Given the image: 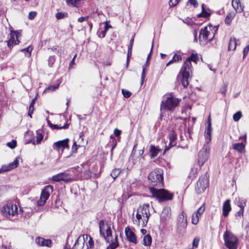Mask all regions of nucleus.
Masks as SVG:
<instances>
[{
	"instance_id": "f257e3e1",
	"label": "nucleus",
	"mask_w": 249,
	"mask_h": 249,
	"mask_svg": "<svg viewBox=\"0 0 249 249\" xmlns=\"http://www.w3.org/2000/svg\"><path fill=\"white\" fill-rule=\"evenodd\" d=\"M163 173L162 169L158 168L152 171L148 176V179L150 181L151 185L153 186V187H150V192L159 201L171 200L173 196L172 193H170L164 189H158L154 187V186L163 187Z\"/></svg>"
},
{
	"instance_id": "f03ea898",
	"label": "nucleus",
	"mask_w": 249,
	"mask_h": 249,
	"mask_svg": "<svg viewBox=\"0 0 249 249\" xmlns=\"http://www.w3.org/2000/svg\"><path fill=\"white\" fill-rule=\"evenodd\" d=\"M192 69L191 62L189 60H186L180 71L182 75L181 83L184 88H186L189 85V79L192 76Z\"/></svg>"
},
{
	"instance_id": "7ed1b4c3",
	"label": "nucleus",
	"mask_w": 249,
	"mask_h": 249,
	"mask_svg": "<svg viewBox=\"0 0 249 249\" xmlns=\"http://www.w3.org/2000/svg\"><path fill=\"white\" fill-rule=\"evenodd\" d=\"M218 26L212 27L209 25V27H205L200 30L199 32V40L200 42L211 41L213 38L217 31Z\"/></svg>"
},
{
	"instance_id": "20e7f679",
	"label": "nucleus",
	"mask_w": 249,
	"mask_h": 249,
	"mask_svg": "<svg viewBox=\"0 0 249 249\" xmlns=\"http://www.w3.org/2000/svg\"><path fill=\"white\" fill-rule=\"evenodd\" d=\"M223 238L225 245L228 249H237L238 245V239L232 233L226 231L224 232Z\"/></svg>"
},
{
	"instance_id": "39448f33",
	"label": "nucleus",
	"mask_w": 249,
	"mask_h": 249,
	"mask_svg": "<svg viewBox=\"0 0 249 249\" xmlns=\"http://www.w3.org/2000/svg\"><path fill=\"white\" fill-rule=\"evenodd\" d=\"M179 101L177 98L173 97H167L165 101L161 103L160 110H173L178 104Z\"/></svg>"
},
{
	"instance_id": "423d86ee",
	"label": "nucleus",
	"mask_w": 249,
	"mask_h": 249,
	"mask_svg": "<svg viewBox=\"0 0 249 249\" xmlns=\"http://www.w3.org/2000/svg\"><path fill=\"white\" fill-rule=\"evenodd\" d=\"M210 147L209 144H204L198 154L197 161L200 166H202L208 160L210 154Z\"/></svg>"
},
{
	"instance_id": "0eeeda50",
	"label": "nucleus",
	"mask_w": 249,
	"mask_h": 249,
	"mask_svg": "<svg viewBox=\"0 0 249 249\" xmlns=\"http://www.w3.org/2000/svg\"><path fill=\"white\" fill-rule=\"evenodd\" d=\"M53 192V186L51 185L46 186L41 191L40 198L37 202V205L39 206L44 205Z\"/></svg>"
},
{
	"instance_id": "6e6552de",
	"label": "nucleus",
	"mask_w": 249,
	"mask_h": 249,
	"mask_svg": "<svg viewBox=\"0 0 249 249\" xmlns=\"http://www.w3.org/2000/svg\"><path fill=\"white\" fill-rule=\"evenodd\" d=\"M209 180L205 174L201 176L197 181L195 187L196 191L197 194H201L205 191L208 186Z\"/></svg>"
},
{
	"instance_id": "1a4fd4ad",
	"label": "nucleus",
	"mask_w": 249,
	"mask_h": 249,
	"mask_svg": "<svg viewBox=\"0 0 249 249\" xmlns=\"http://www.w3.org/2000/svg\"><path fill=\"white\" fill-rule=\"evenodd\" d=\"M149 207V204L146 203L144 204L142 206L139 207L137 209L138 212H139L143 217V218L142 220V227L146 226L150 216Z\"/></svg>"
},
{
	"instance_id": "9d476101",
	"label": "nucleus",
	"mask_w": 249,
	"mask_h": 249,
	"mask_svg": "<svg viewBox=\"0 0 249 249\" xmlns=\"http://www.w3.org/2000/svg\"><path fill=\"white\" fill-rule=\"evenodd\" d=\"M99 229L100 235L108 242L110 240L109 237L111 236L112 235L110 227L107 225H105L104 220H100L99 222Z\"/></svg>"
},
{
	"instance_id": "9b49d317",
	"label": "nucleus",
	"mask_w": 249,
	"mask_h": 249,
	"mask_svg": "<svg viewBox=\"0 0 249 249\" xmlns=\"http://www.w3.org/2000/svg\"><path fill=\"white\" fill-rule=\"evenodd\" d=\"M52 180L55 182L63 181L68 183L73 180V177L67 172H62L53 176Z\"/></svg>"
},
{
	"instance_id": "f8f14e48",
	"label": "nucleus",
	"mask_w": 249,
	"mask_h": 249,
	"mask_svg": "<svg viewBox=\"0 0 249 249\" xmlns=\"http://www.w3.org/2000/svg\"><path fill=\"white\" fill-rule=\"evenodd\" d=\"M18 207L16 205L8 204L3 207L2 213L3 215L6 217H10L11 215L14 216L17 213Z\"/></svg>"
},
{
	"instance_id": "ddd939ff",
	"label": "nucleus",
	"mask_w": 249,
	"mask_h": 249,
	"mask_svg": "<svg viewBox=\"0 0 249 249\" xmlns=\"http://www.w3.org/2000/svg\"><path fill=\"white\" fill-rule=\"evenodd\" d=\"M21 36V34L18 31H11L10 39L7 41V46L10 48L14 45L18 44L19 42L18 38Z\"/></svg>"
},
{
	"instance_id": "4468645a",
	"label": "nucleus",
	"mask_w": 249,
	"mask_h": 249,
	"mask_svg": "<svg viewBox=\"0 0 249 249\" xmlns=\"http://www.w3.org/2000/svg\"><path fill=\"white\" fill-rule=\"evenodd\" d=\"M187 225V216L186 213L184 212H182L178 217V229L180 231H182L186 228Z\"/></svg>"
},
{
	"instance_id": "2eb2a0df",
	"label": "nucleus",
	"mask_w": 249,
	"mask_h": 249,
	"mask_svg": "<svg viewBox=\"0 0 249 249\" xmlns=\"http://www.w3.org/2000/svg\"><path fill=\"white\" fill-rule=\"evenodd\" d=\"M19 159V157H17L12 162L10 163L7 165H3L0 168V174L9 171L17 167L18 164Z\"/></svg>"
},
{
	"instance_id": "dca6fc26",
	"label": "nucleus",
	"mask_w": 249,
	"mask_h": 249,
	"mask_svg": "<svg viewBox=\"0 0 249 249\" xmlns=\"http://www.w3.org/2000/svg\"><path fill=\"white\" fill-rule=\"evenodd\" d=\"M69 142V139H66L63 140L55 142L53 144V148L54 149L57 151L61 150L63 151L65 148H69L68 145Z\"/></svg>"
},
{
	"instance_id": "f3484780",
	"label": "nucleus",
	"mask_w": 249,
	"mask_h": 249,
	"mask_svg": "<svg viewBox=\"0 0 249 249\" xmlns=\"http://www.w3.org/2000/svg\"><path fill=\"white\" fill-rule=\"evenodd\" d=\"M205 209V203H203V204L198 208L197 211L193 214L192 217V223L193 224L196 225L197 224L199 217L204 213Z\"/></svg>"
},
{
	"instance_id": "a211bd4d",
	"label": "nucleus",
	"mask_w": 249,
	"mask_h": 249,
	"mask_svg": "<svg viewBox=\"0 0 249 249\" xmlns=\"http://www.w3.org/2000/svg\"><path fill=\"white\" fill-rule=\"evenodd\" d=\"M35 242L39 247H51L53 244L52 241L50 239H46L40 237L36 238Z\"/></svg>"
},
{
	"instance_id": "6ab92c4d",
	"label": "nucleus",
	"mask_w": 249,
	"mask_h": 249,
	"mask_svg": "<svg viewBox=\"0 0 249 249\" xmlns=\"http://www.w3.org/2000/svg\"><path fill=\"white\" fill-rule=\"evenodd\" d=\"M125 233L127 239L130 242L135 244L137 243V237L135 233L131 230L129 227H127L125 229Z\"/></svg>"
},
{
	"instance_id": "aec40b11",
	"label": "nucleus",
	"mask_w": 249,
	"mask_h": 249,
	"mask_svg": "<svg viewBox=\"0 0 249 249\" xmlns=\"http://www.w3.org/2000/svg\"><path fill=\"white\" fill-rule=\"evenodd\" d=\"M171 216V209L169 207L163 208L160 216V221L164 223L168 220Z\"/></svg>"
},
{
	"instance_id": "412c9836",
	"label": "nucleus",
	"mask_w": 249,
	"mask_h": 249,
	"mask_svg": "<svg viewBox=\"0 0 249 249\" xmlns=\"http://www.w3.org/2000/svg\"><path fill=\"white\" fill-rule=\"evenodd\" d=\"M177 134L175 131H172L169 134V139L170 142L168 146H166L164 151L168 150L170 147L174 146L176 144V140L177 139Z\"/></svg>"
},
{
	"instance_id": "4be33fe9",
	"label": "nucleus",
	"mask_w": 249,
	"mask_h": 249,
	"mask_svg": "<svg viewBox=\"0 0 249 249\" xmlns=\"http://www.w3.org/2000/svg\"><path fill=\"white\" fill-rule=\"evenodd\" d=\"M152 49H153V45L151 47V51H150V53L147 55V61H146V63L144 65H143V66H142V73L141 75V81H142L141 85H142L143 84L144 79L145 78L146 67L149 65V61L151 57V52L152 51Z\"/></svg>"
},
{
	"instance_id": "5701e85b",
	"label": "nucleus",
	"mask_w": 249,
	"mask_h": 249,
	"mask_svg": "<svg viewBox=\"0 0 249 249\" xmlns=\"http://www.w3.org/2000/svg\"><path fill=\"white\" fill-rule=\"evenodd\" d=\"M231 209L230 200L227 199L224 202L223 205L222 211L223 216L224 217L228 216Z\"/></svg>"
},
{
	"instance_id": "b1692460",
	"label": "nucleus",
	"mask_w": 249,
	"mask_h": 249,
	"mask_svg": "<svg viewBox=\"0 0 249 249\" xmlns=\"http://www.w3.org/2000/svg\"><path fill=\"white\" fill-rule=\"evenodd\" d=\"M231 4L236 12L241 13L243 11V7L241 5L240 0H232Z\"/></svg>"
},
{
	"instance_id": "393cba45",
	"label": "nucleus",
	"mask_w": 249,
	"mask_h": 249,
	"mask_svg": "<svg viewBox=\"0 0 249 249\" xmlns=\"http://www.w3.org/2000/svg\"><path fill=\"white\" fill-rule=\"evenodd\" d=\"M212 126H207L205 130V138L206 142L205 144H209V143L211 141L212 137Z\"/></svg>"
},
{
	"instance_id": "a878e982",
	"label": "nucleus",
	"mask_w": 249,
	"mask_h": 249,
	"mask_svg": "<svg viewBox=\"0 0 249 249\" xmlns=\"http://www.w3.org/2000/svg\"><path fill=\"white\" fill-rule=\"evenodd\" d=\"M232 148L239 153H242L245 151V145L243 143H235L232 145Z\"/></svg>"
},
{
	"instance_id": "bb28decb",
	"label": "nucleus",
	"mask_w": 249,
	"mask_h": 249,
	"mask_svg": "<svg viewBox=\"0 0 249 249\" xmlns=\"http://www.w3.org/2000/svg\"><path fill=\"white\" fill-rule=\"evenodd\" d=\"M237 41H239V40H237L235 37H231L229 42L228 50H235L237 44Z\"/></svg>"
},
{
	"instance_id": "cd10ccee",
	"label": "nucleus",
	"mask_w": 249,
	"mask_h": 249,
	"mask_svg": "<svg viewBox=\"0 0 249 249\" xmlns=\"http://www.w3.org/2000/svg\"><path fill=\"white\" fill-rule=\"evenodd\" d=\"M160 149L158 147L155 146L154 145H151L150 146V152L151 154V157L152 158H155L157 156Z\"/></svg>"
},
{
	"instance_id": "c85d7f7f",
	"label": "nucleus",
	"mask_w": 249,
	"mask_h": 249,
	"mask_svg": "<svg viewBox=\"0 0 249 249\" xmlns=\"http://www.w3.org/2000/svg\"><path fill=\"white\" fill-rule=\"evenodd\" d=\"M182 59V56L180 54H175L172 57V59L170 60L166 65V66H168L172 63L177 62L180 61Z\"/></svg>"
},
{
	"instance_id": "c756f323",
	"label": "nucleus",
	"mask_w": 249,
	"mask_h": 249,
	"mask_svg": "<svg viewBox=\"0 0 249 249\" xmlns=\"http://www.w3.org/2000/svg\"><path fill=\"white\" fill-rule=\"evenodd\" d=\"M235 13L234 12H230L229 13H228L225 19V24L228 25H229L231 24L232 19L235 17Z\"/></svg>"
},
{
	"instance_id": "7c9ffc66",
	"label": "nucleus",
	"mask_w": 249,
	"mask_h": 249,
	"mask_svg": "<svg viewBox=\"0 0 249 249\" xmlns=\"http://www.w3.org/2000/svg\"><path fill=\"white\" fill-rule=\"evenodd\" d=\"M152 243V238L149 234H147L143 237L142 244L145 246H149Z\"/></svg>"
},
{
	"instance_id": "2f4dec72",
	"label": "nucleus",
	"mask_w": 249,
	"mask_h": 249,
	"mask_svg": "<svg viewBox=\"0 0 249 249\" xmlns=\"http://www.w3.org/2000/svg\"><path fill=\"white\" fill-rule=\"evenodd\" d=\"M85 236V240H88V239L89 238L88 242L86 243L87 246V249L92 248L94 247V242L92 238L88 235H86Z\"/></svg>"
},
{
	"instance_id": "473e14b6",
	"label": "nucleus",
	"mask_w": 249,
	"mask_h": 249,
	"mask_svg": "<svg viewBox=\"0 0 249 249\" xmlns=\"http://www.w3.org/2000/svg\"><path fill=\"white\" fill-rule=\"evenodd\" d=\"M81 0H67L66 2L69 6L78 7Z\"/></svg>"
},
{
	"instance_id": "72a5a7b5",
	"label": "nucleus",
	"mask_w": 249,
	"mask_h": 249,
	"mask_svg": "<svg viewBox=\"0 0 249 249\" xmlns=\"http://www.w3.org/2000/svg\"><path fill=\"white\" fill-rule=\"evenodd\" d=\"M246 200L245 199L238 198L236 199L237 205L240 207V209H244L246 206Z\"/></svg>"
},
{
	"instance_id": "f704fd0d",
	"label": "nucleus",
	"mask_w": 249,
	"mask_h": 249,
	"mask_svg": "<svg viewBox=\"0 0 249 249\" xmlns=\"http://www.w3.org/2000/svg\"><path fill=\"white\" fill-rule=\"evenodd\" d=\"M32 49L33 48L31 46H29L27 48L21 49V51L25 53V56L29 57L31 56Z\"/></svg>"
},
{
	"instance_id": "c9c22d12",
	"label": "nucleus",
	"mask_w": 249,
	"mask_h": 249,
	"mask_svg": "<svg viewBox=\"0 0 249 249\" xmlns=\"http://www.w3.org/2000/svg\"><path fill=\"white\" fill-rule=\"evenodd\" d=\"M121 170L120 168H115L111 172L110 175L115 179L120 174Z\"/></svg>"
},
{
	"instance_id": "e433bc0d",
	"label": "nucleus",
	"mask_w": 249,
	"mask_h": 249,
	"mask_svg": "<svg viewBox=\"0 0 249 249\" xmlns=\"http://www.w3.org/2000/svg\"><path fill=\"white\" fill-rule=\"evenodd\" d=\"M67 13L58 12L56 14L55 17L57 19H61L68 17Z\"/></svg>"
},
{
	"instance_id": "4c0bfd02",
	"label": "nucleus",
	"mask_w": 249,
	"mask_h": 249,
	"mask_svg": "<svg viewBox=\"0 0 249 249\" xmlns=\"http://www.w3.org/2000/svg\"><path fill=\"white\" fill-rule=\"evenodd\" d=\"M111 139H112V142H111V144L110 145L111 146V150H110V156L111 157L113 155V151L114 149V148L116 147L117 145V141L116 139H115L113 137H110Z\"/></svg>"
},
{
	"instance_id": "58836bf2",
	"label": "nucleus",
	"mask_w": 249,
	"mask_h": 249,
	"mask_svg": "<svg viewBox=\"0 0 249 249\" xmlns=\"http://www.w3.org/2000/svg\"><path fill=\"white\" fill-rule=\"evenodd\" d=\"M186 60H189V61L190 62H191L192 61L195 63H196L198 60V56L197 54L192 53L191 56L186 59Z\"/></svg>"
},
{
	"instance_id": "ea45409f",
	"label": "nucleus",
	"mask_w": 249,
	"mask_h": 249,
	"mask_svg": "<svg viewBox=\"0 0 249 249\" xmlns=\"http://www.w3.org/2000/svg\"><path fill=\"white\" fill-rule=\"evenodd\" d=\"M241 117H242L241 112L238 111L233 114V119L234 121L237 122L240 119Z\"/></svg>"
},
{
	"instance_id": "a19ab883",
	"label": "nucleus",
	"mask_w": 249,
	"mask_h": 249,
	"mask_svg": "<svg viewBox=\"0 0 249 249\" xmlns=\"http://www.w3.org/2000/svg\"><path fill=\"white\" fill-rule=\"evenodd\" d=\"M210 15H211V14L210 13L207 12L206 10H205L204 11H202L201 13L197 15V17L198 18H201V17L208 18Z\"/></svg>"
},
{
	"instance_id": "79ce46f5",
	"label": "nucleus",
	"mask_w": 249,
	"mask_h": 249,
	"mask_svg": "<svg viewBox=\"0 0 249 249\" xmlns=\"http://www.w3.org/2000/svg\"><path fill=\"white\" fill-rule=\"evenodd\" d=\"M142 215L137 211V213H136V219L134 220V223L136 224L137 225L140 224V219H142Z\"/></svg>"
},
{
	"instance_id": "37998d69",
	"label": "nucleus",
	"mask_w": 249,
	"mask_h": 249,
	"mask_svg": "<svg viewBox=\"0 0 249 249\" xmlns=\"http://www.w3.org/2000/svg\"><path fill=\"white\" fill-rule=\"evenodd\" d=\"M136 147V145L134 146L133 147V149L132 150V153L131 154L130 160H132L134 164H136L137 163V160L135 159V153L136 152V150H135V148Z\"/></svg>"
},
{
	"instance_id": "c03bdc74",
	"label": "nucleus",
	"mask_w": 249,
	"mask_h": 249,
	"mask_svg": "<svg viewBox=\"0 0 249 249\" xmlns=\"http://www.w3.org/2000/svg\"><path fill=\"white\" fill-rule=\"evenodd\" d=\"M7 145L11 149L15 148L17 146V142L13 140L11 142L7 143Z\"/></svg>"
},
{
	"instance_id": "a18cd8bd",
	"label": "nucleus",
	"mask_w": 249,
	"mask_h": 249,
	"mask_svg": "<svg viewBox=\"0 0 249 249\" xmlns=\"http://www.w3.org/2000/svg\"><path fill=\"white\" fill-rule=\"evenodd\" d=\"M51 128H52L53 129H66L67 128H68V124H65L63 126H60V127H58L57 126V125L56 124H51Z\"/></svg>"
},
{
	"instance_id": "49530a36",
	"label": "nucleus",
	"mask_w": 249,
	"mask_h": 249,
	"mask_svg": "<svg viewBox=\"0 0 249 249\" xmlns=\"http://www.w3.org/2000/svg\"><path fill=\"white\" fill-rule=\"evenodd\" d=\"M43 138V135L39 133H36V141L37 144H39L41 142Z\"/></svg>"
},
{
	"instance_id": "de8ad7c7",
	"label": "nucleus",
	"mask_w": 249,
	"mask_h": 249,
	"mask_svg": "<svg viewBox=\"0 0 249 249\" xmlns=\"http://www.w3.org/2000/svg\"><path fill=\"white\" fill-rule=\"evenodd\" d=\"M122 93L125 98H128L131 95V93L129 91L124 89H122Z\"/></svg>"
},
{
	"instance_id": "09e8293b",
	"label": "nucleus",
	"mask_w": 249,
	"mask_h": 249,
	"mask_svg": "<svg viewBox=\"0 0 249 249\" xmlns=\"http://www.w3.org/2000/svg\"><path fill=\"white\" fill-rule=\"evenodd\" d=\"M55 61L54 56H52L49 57L48 59V65L49 67H52Z\"/></svg>"
},
{
	"instance_id": "8fccbe9b",
	"label": "nucleus",
	"mask_w": 249,
	"mask_h": 249,
	"mask_svg": "<svg viewBox=\"0 0 249 249\" xmlns=\"http://www.w3.org/2000/svg\"><path fill=\"white\" fill-rule=\"evenodd\" d=\"M118 246V243L117 242H113L107 248V249H114L116 248Z\"/></svg>"
},
{
	"instance_id": "3c124183",
	"label": "nucleus",
	"mask_w": 249,
	"mask_h": 249,
	"mask_svg": "<svg viewBox=\"0 0 249 249\" xmlns=\"http://www.w3.org/2000/svg\"><path fill=\"white\" fill-rule=\"evenodd\" d=\"M36 16V13L35 11H31L29 13L28 18L30 20H33Z\"/></svg>"
},
{
	"instance_id": "603ef678",
	"label": "nucleus",
	"mask_w": 249,
	"mask_h": 249,
	"mask_svg": "<svg viewBox=\"0 0 249 249\" xmlns=\"http://www.w3.org/2000/svg\"><path fill=\"white\" fill-rule=\"evenodd\" d=\"M200 241V238L199 237H196L193 242V246L195 248H197L199 242Z\"/></svg>"
},
{
	"instance_id": "864d4df0",
	"label": "nucleus",
	"mask_w": 249,
	"mask_h": 249,
	"mask_svg": "<svg viewBox=\"0 0 249 249\" xmlns=\"http://www.w3.org/2000/svg\"><path fill=\"white\" fill-rule=\"evenodd\" d=\"M179 0H170L169 5L170 7L176 5L179 2Z\"/></svg>"
},
{
	"instance_id": "5fc2aeb1",
	"label": "nucleus",
	"mask_w": 249,
	"mask_h": 249,
	"mask_svg": "<svg viewBox=\"0 0 249 249\" xmlns=\"http://www.w3.org/2000/svg\"><path fill=\"white\" fill-rule=\"evenodd\" d=\"M58 87L59 84H57L56 85L50 86L47 89H46V90L54 91L55 89H57Z\"/></svg>"
},
{
	"instance_id": "6e6d98bb",
	"label": "nucleus",
	"mask_w": 249,
	"mask_h": 249,
	"mask_svg": "<svg viewBox=\"0 0 249 249\" xmlns=\"http://www.w3.org/2000/svg\"><path fill=\"white\" fill-rule=\"evenodd\" d=\"M227 91V86L224 85L220 89V92L223 95H225Z\"/></svg>"
},
{
	"instance_id": "4d7b16f0",
	"label": "nucleus",
	"mask_w": 249,
	"mask_h": 249,
	"mask_svg": "<svg viewBox=\"0 0 249 249\" xmlns=\"http://www.w3.org/2000/svg\"><path fill=\"white\" fill-rule=\"evenodd\" d=\"M249 51V44L244 48L243 50V57L244 58L247 54Z\"/></svg>"
},
{
	"instance_id": "13d9d810",
	"label": "nucleus",
	"mask_w": 249,
	"mask_h": 249,
	"mask_svg": "<svg viewBox=\"0 0 249 249\" xmlns=\"http://www.w3.org/2000/svg\"><path fill=\"white\" fill-rule=\"evenodd\" d=\"M132 53V48H130V47H128V51H127V62H128L129 58L130 57Z\"/></svg>"
},
{
	"instance_id": "bf43d9fd",
	"label": "nucleus",
	"mask_w": 249,
	"mask_h": 249,
	"mask_svg": "<svg viewBox=\"0 0 249 249\" xmlns=\"http://www.w3.org/2000/svg\"><path fill=\"white\" fill-rule=\"evenodd\" d=\"M189 2L190 3L191 5H193L195 7H196L198 6V2L196 0H188Z\"/></svg>"
},
{
	"instance_id": "052dcab7",
	"label": "nucleus",
	"mask_w": 249,
	"mask_h": 249,
	"mask_svg": "<svg viewBox=\"0 0 249 249\" xmlns=\"http://www.w3.org/2000/svg\"><path fill=\"white\" fill-rule=\"evenodd\" d=\"M121 134V131L117 128H115L114 130V135L116 137H119Z\"/></svg>"
},
{
	"instance_id": "680f3d73",
	"label": "nucleus",
	"mask_w": 249,
	"mask_h": 249,
	"mask_svg": "<svg viewBox=\"0 0 249 249\" xmlns=\"http://www.w3.org/2000/svg\"><path fill=\"white\" fill-rule=\"evenodd\" d=\"M89 16H86V17H81L78 19V21L79 22H82L84 20H86L89 18Z\"/></svg>"
},
{
	"instance_id": "e2e57ef3",
	"label": "nucleus",
	"mask_w": 249,
	"mask_h": 249,
	"mask_svg": "<svg viewBox=\"0 0 249 249\" xmlns=\"http://www.w3.org/2000/svg\"><path fill=\"white\" fill-rule=\"evenodd\" d=\"M36 100V97L34 99H33L32 102H31V103L30 104L29 108H32V109H34V105Z\"/></svg>"
},
{
	"instance_id": "0e129e2a",
	"label": "nucleus",
	"mask_w": 249,
	"mask_h": 249,
	"mask_svg": "<svg viewBox=\"0 0 249 249\" xmlns=\"http://www.w3.org/2000/svg\"><path fill=\"white\" fill-rule=\"evenodd\" d=\"M135 35V34L133 35V36H132V37H131V39L130 40V42H129V44L128 45V47H130V48H132V46H133V43H134Z\"/></svg>"
},
{
	"instance_id": "69168bd1",
	"label": "nucleus",
	"mask_w": 249,
	"mask_h": 249,
	"mask_svg": "<svg viewBox=\"0 0 249 249\" xmlns=\"http://www.w3.org/2000/svg\"><path fill=\"white\" fill-rule=\"evenodd\" d=\"M244 209H240V211L236 213V216H243Z\"/></svg>"
},
{
	"instance_id": "338daca9",
	"label": "nucleus",
	"mask_w": 249,
	"mask_h": 249,
	"mask_svg": "<svg viewBox=\"0 0 249 249\" xmlns=\"http://www.w3.org/2000/svg\"><path fill=\"white\" fill-rule=\"evenodd\" d=\"M143 153V150H140L139 151V160H140L142 159H143V157L142 156V154Z\"/></svg>"
},
{
	"instance_id": "774afa93",
	"label": "nucleus",
	"mask_w": 249,
	"mask_h": 249,
	"mask_svg": "<svg viewBox=\"0 0 249 249\" xmlns=\"http://www.w3.org/2000/svg\"><path fill=\"white\" fill-rule=\"evenodd\" d=\"M112 26L110 25H109L108 24V22L107 21H106L105 22V27H104V30H105L106 31H107V30L109 29V28H111Z\"/></svg>"
}]
</instances>
